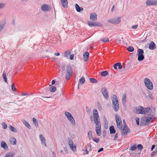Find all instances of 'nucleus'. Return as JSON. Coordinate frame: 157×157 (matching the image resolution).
<instances>
[{
	"mask_svg": "<svg viewBox=\"0 0 157 157\" xmlns=\"http://www.w3.org/2000/svg\"><path fill=\"white\" fill-rule=\"evenodd\" d=\"M79 82L81 84H83L85 82V79L84 78L82 77L81 78L79 79Z\"/></svg>",
	"mask_w": 157,
	"mask_h": 157,
	"instance_id": "nucleus-41",
	"label": "nucleus"
},
{
	"mask_svg": "<svg viewBox=\"0 0 157 157\" xmlns=\"http://www.w3.org/2000/svg\"><path fill=\"white\" fill-rule=\"evenodd\" d=\"M6 22H5L0 23V32L2 29L4 27Z\"/></svg>",
	"mask_w": 157,
	"mask_h": 157,
	"instance_id": "nucleus-30",
	"label": "nucleus"
},
{
	"mask_svg": "<svg viewBox=\"0 0 157 157\" xmlns=\"http://www.w3.org/2000/svg\"><path fill=\"white\" fill-rule=\"evenodd\" d=\"M1 146L5 150H7L8 149L7 144L4 141H2L1 142Z\"/></svg>",
	"mask_w": 157,
	"mask_h": 157,
	"instance_id": "nucleus-19",
	"label": "nucleus"
},
{
	"mask_svg": "<svg viewBox=\"0 0 157 157\" xmlns=\"http://www.w3.org/2000/svg\"><path fill=\"white\" fill-rule=\"evenodd\" d=\"M155 147V145H153L152 146L151 148V151H152L154 149Z\"/></svg>",
	"mask_w": 157,
	"mask_h": 157,
	"instance_id": "nucleus-63",
	"label": "nucleus"
},
{
	"mask_svg": "<svg viewBox=\"0 0 157 157\" xmlns=\"http://www.w3.org/2000/svg\"><path fill=\"white\" fill-rule=\"evenodd\" d=\"M104 121L105 122V124H106V123H107V119L106 117H104Z\"/></svg>",
	"mask_w": 157,
	"mask_h": 157,
	"instance_id": "nucleus-58",
	"label": "nucleus"
},
{
	"mask_svg": "<svg viewBox=\"0 0 157 157\" xmlns=\"http://www.w3.org/2000/svg\"><path fill=\"white\" fill-rule=\"evenodd\" d=\"M144 114H148V113H150L151 112V110L149 108H146L145 109H144Z\"/></svg>",
	"mask_w": 157,
	"mask_h": 157,
	"instance_id": "nucleus-23",
	"label": "nucleus"
},
{
	"mask_svg": "<svg viewBox=\"0 0 157 157\" xmlns=\"http://www.w3.org/2000/svg\"><path fill=\"white\" fill-rule=\"evenodd\" d=\"M49 90L51 92H53L56 90V88L54 86H52L50 88Z\"/></svg>",
	"mask_w": 157,
	"mask_h": 157,
	"instance_id": "nucleus-33",
	"label": "nucleus"
},
{
	"mask_svg": "<svg viewBox=\"0 0 157 157\" xmlns=\"http://www.w3.org/2000/svg\"><path fill=\"white\" fill-rule=\"evenodd\" d=\"M74 55L73 54L71 55L70 57V59L71 60H73L74 59Z\"/></svg>",
	"mask_w": 157,
	"mask_h": 157,
	"instance_id": "nucleus-55",
	"label": "nucleus"
},
{
	"mask_svg": "<svg viewBox=\"0 0 157 157\" xmlns=\"http://www.w3.org/2000/svg\"><path fill=\"white\" fill-rule=\"evenodd\" d=\"M88 25L91 27H101L102 25L98 22H88Z\"/></svg>",
	"mask_w": 157,
	"mask_h": 157,
	"instance_id": "nucleus-13",
	"label": "nucleus"
},
{
	"mask_svg": "<svg viewBox=\"0 0 157 157\" xmlns=\"http://www.w3.org/2000/svg\"><path fill=\"white\" fill-rule=\"evenodd\" d=\"M34 124L36 127L38 128V122L35 123V124Z\"/></svg>",
	"mask_w": 157,
	"mask_h": 157,
	"instance_id": "nucleus-61",
	"label": "nucleus"
},
{
	"mask_svg": "<svg viewBox=\"0 0 157 157\" xmlns=\"http://www.w3.org/2000/svg\"><path fill=\"white\" fill-rule=\"evenodd\" d=\"M121 21V18L117 17L116 18H113L112 19L108 20V21L109 23L113 24H117L120 23Z\"/></svg>",
	"mask_w": 157,
	"mask_h": 157,
	"instance_id": "nucleus-8",
	"label": "nucleus"
},
{
	"mask_svg": "<svg viewBox=\"0 0 157 157\" xmlns=\"http://www.w3.org/2000/svg\"><path fill=\"white\" fill-rule=\"evenodd\" d=\"M2 128L4 129H6L7 127V125L5 123H2Z\"/></svg>",
	"mask_w": 157,
	"mask_h": 157,
	"instance_id": "nucleus-50",
	"label": "nucleus"
},
{
	"mask_svg": "<svg viewBox=\"0 0 157 157\" xmlns=\"http://www.w3.org/2000/svg\"><path fill=\"white\" fill-rule=\"evenodd\" d=\"M156 45L153 41H151L149 44V48L150 49L153 50L156 48Z\"/></svg>",
	"mask_w": 157,
	"mask_h": 157,
	"instance_id": "nucleus-17",
	"label": "nucleus"
},
{
	"mask_svg": "<svg viewBox=\"0 0 157 157\" xmlns=\"http://www.w3.org/2000/svg\"><path fill=\"white\" fill-rule=\"evenodd\" d=\"M10 130L13 132L14 133H16L17 132L16 129L11 125H10Z\"/></svg>",
	"mask_w": 157,
	"mask_h": 157,
	"instance_id": "nucleus-34",
	"label": "nucleus"
},
{
	"mask_svg": "<svg viewBox=\"0 0 157 157\" xmlns=\"http://www.w3.org/2000/svg\"><path fill=\"white\" fill-rule=\"evenodd\" d=\"M23 123L29 129H31V127L29 124L25 121L24 120L22 121Z\"/></svg>",
	"mask_w": 157,
	"mask_h": 157,
	"instance_id": "nucleus-28",
	"label": "nucleus"
},
{
	"mask_svg": "<svg viewBox=\"0 0 157 157\" xmlns=\"http://www.w3.org/2000/svg\"><path fill=\"white\" fill-rule=\"evenodd\" d=\"M108 72L106 71H104L101 72V75L103 76H105L107 75Z\"/></svg>",
	"mask_w": 157,
	"mask_h": 157,
	"instance_id": "nucleus-37",
	"label": "nucleus"
},
{
	"mask_svg": "<svg viewBox=\"0 0 157 157\" xmlns=\"http://www.w3.org/2000/svg\"><path fill=\"white\" fill-rule=\"evenodd\" d=\"M128 50L130 52H132L134 51V48L132 47L129 46L127 48Z\"/></svg>",
	"mask_w": 157,
	"mask_h": 157,
	"instance_id": "nucleus-43",
	"label": "nucleus"
},
{
	"mask_svg": "<svg viewBox=\"0 0 157 157\" xmlns=\"http://www.w3.org/2000/svg\"><path fill=\"white\" fill-rule=\"evenodd\" d=\"M128 129V128L126 129L124 128H123L122 129V135H126L127 133Z\"/></svg>",
	"mask_w": 157,
	"mask_h": 157,
	"instance_id": "nucleus-27",
	"label": "nucleus"
},
{
	"mask_svg": "<svg viewBox=\"0 0 157 157\" xmlns=\"http://www.w3.org/2000/svg\"><path fill=\"white\" fill-rule=\"evenodd\" d=\"M147 6L157 5V1L156 0H147L146 1Z\"/></svg>",
	"mask_w": 157,
	"mask_h": 157,
	"instance_id": "nucleus-9",
	"label": "nucleus"
},
{
	"mask_svg": "<svg viewBox=\"0 0 157 157\" xmlns=\"http://www.w3.org/2000/svg\"><path fill=\"white\" fill-rule=\"evenodd\" d=\"M5 4L3 3H0V9L2 8L5 7Z\"/></svg>",
	"mask_w": 157,
	"mask_h": 157,
	"instance_id": "nucleus-51",
	"label": "nucleus"
},
{
	"mask_svg": "<svg viewBox=\"0 0 157 157\" xmlns=\"http://www.w3.org/2000/svg\"><path fill=\"white\" fill-rule=\"evenodd\" d=\"M102 94L104 98L107 99L109 98L108 92L106 88L104 87L101 90Z\"/></svg>",
	"mask_w": 157,
	"mask_h": 157,
	"instance_id": "nucleus-14",
	"label": "nucleus"
},
{
	"mask_svg": "<svg viewBox=\"0 0 157 157\" xmlns=\"http://www.w3.org/2000/svg\"><path fill=\"white\" fill-rule=\"evenodd\" d=\"M144 51L141 49H138L137 51V55L138 56V59L139 61L143 60L144 58Z\"/></svg>",
	"mask_w": 157,
	"mask_h": 157,
	"instance_id": "nucleus-7",
	"label": "nucleus"
},
{
	"mask_svg": "<svg viewBox=\"0 0 157 157\" xmlns=\"http://www.w3.org/2000/svg\"><path fill=\"white\" fill-rule=\"evenodd\" d=\"M155 119V117L153 115L149 114L147 115V116H145L143 117V121L145 123L146 125H148L150 123L153 122Z\"/></svg>",
	"mask_w": 157,
	"mask_h": 157,
	"instance_id": "nucleus-1",
	"label": "nucleus"
},
{
	"mask_svg": "<svg viewBox=\"0 0 157 157\" xmlns=\"http://www.w3.org/2000/svg\"><path fill=\"white\" fill-rule=\"evenodd\" d=\"M14 155V154L12 153L11 152H9L6 155L5 157H13Z\"/></svg>",
	"mask_w": 157,
	"mask_h": 157,
	"instance_id": "nucleus-29",
	"label": "nucleus"
},
{
	"mask_svg": "<svg viewBox=\"0 0 157 157\" xmlns=\"http://www.w3.org/2000/svg\"><path fill=\"white\" fill-rule=\"evenodd\" d=\"M103 148L101 147V148L98 151V152H100L103 150Z\"/></svg>",
	"mask_w": 157,
	"mask_h": 157,
	"instance_id": "nucleus-57",
	"label": "nucleus"
},
{
	"mask_svg": "<svg viewBox=\"0 0 157 157\" xmlns=\"http://www.w3.org/2000/svg\"><path fill=\"white\" fill-rule=\"evenodd\" d=\"M90 19L94 21H96L97 20V15L95 13H91L90 16Z\"/></svg>",
	"mask_w": 157,
	"mask_h": 157,
	"instance_id": "nucleus-16",
	"label": "nucleus"
},
{
	"mask_svg": "<svg viewBox=\"0 0 157 157\" xmlns=\"http://www.w3.org/2000/svg\"><path fill=\"white\" fill-rule=\"evenodd\" d=\"M117 126L120 129H121L122 128V126L121 122H120V123L119 122L118 123H117Z\"/></svg>",
	"mask_w": 157,
	"mask_h": 157,
	"instance_id": "nucleus-39",
	"label": "nucleus"
},
{
	"mask_svg": "<svg viewBox=\"0 0 157 157\" xmlns=\"http://www.w3.org/2000/svg\"><path fill=\"white\" fill-rule=\"evenodd\" d=\"M114 8H115V7H114V6H113L112 8V9H111V11L112 12H113L114 10Z\"/></svg>",
	"mask_w": 157,
	"mask_h": 157,
	"instance_id": "nucleus-64",
	"label": "nucleus"
},
{
	"mask_svg": "<svg viewBox=\"0 0 157 157\" xmlns=\"http://www.w3.org/2000/svg\"><path fill=\"white\" fill-rule=\"evenodd\" d=\"M140 150L142 151L143 148V146L141 144H139L137 147Z\"/></svg>",
	"mask_w": 157,
	"mask_h": 157,
	"instance_id": "nucleus-45",
	"label": "nucleus"
},
{
	"mask_svg": "<svg viewBox=\"0 0 157 157\" xmlns=\"http://www.w3.org/2000/svg\"><path fill=\"white\" fill-rule=\"evenodd\" d=\"M138 26V25H134L132 26L131 27V28L132 29H137Z\"/></svg>",
	"mask_w": 157,
	"mask_h": 157,
	"instance_id": "nucleus-52",
	"label": "nucleus"
},
{
	"mask_svg": "<svg viewBox=\"0 0 157 157\" xmlns=\"http://www.w3.org/2000/svg\"><path fill=\"white\" fill-rule=\"evenodd\" d=\"M68 143L69 145H70V144H73V142L72 140L70 138H68Z\"/></svg>",
	"mask_w": 157,
	"mask_h": 157,
	"instance_id": "nucleus-48",
	"label": "nucleus"
},
{
	"mask_svg": "<svg viewBox=\"0 0 157 157\" xmlns=\"http://www.w3.org/2000/svg\"><path fill=\"white\" fill-rule=\"evenodd\" d=\"M39 138L42 144L44 145L45 147H47V145L46 143L45 139L42 134H41L40 135Z\"/></svg>",
	"mask_w": 157,
	"mask_h": 157,
	"instance_id": "nucleus-15",
	"label": "nucleus"
},
{
	"mask_svg": "<svg viewBox=\"0 0 157 157\" xmlns=\"http://www.w3.org/2000/svg\"><path fill=\"white\" fill-rule=\"evenodd\" d=\"M136 113L137 114H144L143 107L141 106H139L135 108Z\"/></svg>",
	"mask_w": 157,
	"mask_h": 157,
	"instance_id": "nucleus-12",
	"label": "nucleus"
},
{
	"mask_svg": "<svg viewBox=\"0 0 157 157\" xmlns=\"http://www.w3.org/2000/svg\"><path fill=\"white\" fill-rule=\"evenodd\" d=\"M41 10L44 11H48L51 10V7L48 4H44L41 7Z\"/></svg>",
	"mask_w": 157,
	"mask_h": 157,
	"instance_id": "nucleus-10",
	"label": "nucleus"
},
{
	"mask_svg": "<svg viewBox=\"0 0 157 157\" xmlns=\"http://www.w3.org/2000/svg\"><path fill=\"white\" fill-rule=\"evenodd\" d=\"M92 139L96 143H98L99 141V139L94 137H93Z\"/></svg>",
	"mask_w": 157,
	"mask_h": 157,
	"instance_id": "nucleus-44",
	"label": "nucleus"
},
{
	"mask_svg": "<svg viewBox=\"0 0 157 157\" xmlns=\"http://www.w3.org/2000/svg\"><path fill=\"white\" fill-rule=\"evenodd\" d=\"M117 63H115L113 66V67L114 69H116L117 68Z\"/></svg>",
	"mask_w": 157,
	"mask_h": 157,
	"instance_id": "nucleus-56",
	"label": "nucleus"
},
{
	"mask_svg": "<svg viewBox=\"0 0 157 157\" xmlns=\"http://www.w3.org/2000/svg\"><path fill=\"white\" fill-rule=\"evenodd\" d=\"M110 133L111 134L115 133L116 130H115L114 127L113 126H111L109 128Z\"/></svg>",
	"mask_w": 157,
	"mask_h": 157,
	"instance_id": "nucleus-24",
	"label": "nucleus"
},
{
	"mask_svg": "<svg viewBox=\"0 0 157 157\" xmlns=\"http://www.w3.org/2000/svg\"><path fill=\"white\" fill-rule=\"evenodd\" d=\"M12 90L14 91H16V88L15 87V86L13 83L11 87Z\"/></svg>",
	"mask_w": 157,
	"mask_h": 157,
	"instance_id": "nucleus-46",
	"label": "nucleus"
},
{
	"mask_svg": "<svg viewBox=\"0 0 157 157\" xmlns=\"http://www.w3.org/2000/svg\"><path fill=\"white\" fill-rule=\"evenodd\" d=\"M112 99L113 102V106L114 110L115 112L117 111L119 109V103L117 96L114 94L113 95Z\"/></svg>",
	"mask_w": 157,
	"mask_h": 157,
	"instance_id": "nucleus-2",
	"label": "nucleus"
},
{
	"mask_svg": "<svg viewBox=\"0 0 157 157\" xmlns=\"http://www.w3.org/2000/svg\"><path fill=\"white\" fill-rule=\"evenodd\" d=\"M86 111L87 112H90V110L89 108L88 107H86Z\"/></svg>",
	"mask_w": 157,
	"mask_h": 157,
	"instance_id": "nucleus-62",
	"label": "nucleus"
},
{
	"mask_svg": "<svg viewBox=\"0 0 157 157\" xmlns=\"http://www.w3.org/2000/svg\"><path fill=\"white\" fill-rule=\"evenodd\" d=\"M10 144L12 145H14L16 144V140L14 137L11 138L10 139Z\"/></svg>",
	"mask_w": 157,
	"mask_h": 157,
	"instance_id": "nucleus-21",
	"label": "nucleus"
},
{
	"mask_svg": "<svg viewBox=\"0 0 157 157\" xmlns=\"http://www.w3.org/2000/svg\"><path fill=\"white\" fill-rule=\"evenodd\" d=\"M69 145V146L70 147V148H71V150L73 151H74L76 150V147L74 145L73 143L71 144H70Z\"/></svg>",
	"mask_w": 157,
	"mask_h": 157,
	"instance_id": "nucleus-31",
	"label": "nucleus"
},
{
	"mask_svg": "<svg viewBox=\"0 0 157 157\" xmlns=\"http://www.w3.org/2000/svg\"><path fill=\"white\" fill-rule=\"evenodd\" d=\"M144 82L145 86L148 89L151 90L153 89V84L150 79L145 78L144 79Z\"/></svg>",
	"mask_w": 157,
	"mask_h": 157,
	"instance_id": "nucleus-6",
	"label": "nucleus"
},
{
	"mask_svg": "<svg viewBox=\"0 0 157 157\" xmlns=\"http://www.w3.org/2000/svg\"><path fill=\"white\" fill-rule=\"evenodd\" d=\"M115 117L117 123H118L119 122L120 123V122H121V121L120 117L117 114H116Z\"/></svg>",
	"mask_w": 157,
	"mask_h": 157,
	"instance_id": "nucleus-25",
	"label": "nucleus"
},
{
	"mask_svg": "<svg viewBox=\"0 0 157 157\" xmlns=\"http://www.w3.org/2000/svg\"><path fill=\"white\" fill-rule=\"evenodd\" d=\"M89 54L88 52H86L83 55L84 60L87 61L88 60Z\"/></svg>",
	"mask_w": 157,
	"mask_h": 157,
	"instance_id": "nucleus-20",
	"label": "nucleus"
},
{
	"mask_svg": "<svg viewBox=\"0 0 157 157\" xmlns=\"http://www.w3.org/2000/svg\"><path fill=\"white\" fill-rule=\"evenodd\" d=\"M96 125V132L98 136H100L101 134V122L98 123V124H95Z\"/></svg>",
	"mask_w": 157,
	"mask_h": 157,
	"instance_id": "nucleus-11",
	"label": "nucleus"
},
{
	"mask_svg": "<svg viewBox=\"0 0 157 157\" xmlns=\"http://www.w3.org/2000/svg\"><path fill=\"white\" fill-rule=\"evenodd\" d=\"M157 153V151H153L152 153H151V155H154V154L155 153Z\"/></svg>",
	"mask_w": 157,
	"mask_h": 157,
	"instance_id": "nucleus-59",
	"label": "nucleus"
},
{
	"mask_svg": "<svg viewBox=\"0 0 157 157\" xmlns=\"http://www.w3.org/2000/svg\"><path fill=\"white\" fill-rule=\"evenodd\" d=\"M61 3L63 6L64 8H67L68 6V2L67 0H61Z\"/></svg>",
	"mask_w": 157,
	"mask_h": 157,
	"instance_id": "nucleus-18",
	"label": "nucleus"
},
{
	"mask_svg": "<svg viewBox=\"0 0 157 157\" xmlns=\"http://www.w3.org/2000/svg\"><path fill=\"white\" fill-rule=\"evenodd\" d=\"M33 121L34 124H35V123H36L37 122H38L37 120L34 117L33 118Z\"/></svg>",
	"mask_w": 157,
	"mask_h": 157,
	"instance_id": "nucleus-54",
	"label": "nucleus"
},
{
	"mask_svg": "<svg viewBox=\"0 0 157 157\" xmlns=\"http://www.w3.org/2000/svg\"><path fill=\"white\" fill-rule=\"evenodd\" d=\"M71 53V51L69 50H67L65 51L64 54V57H67L68 55Z\"/></svg>",
	"mask_w": 157,
	"mask_h": 157,
	"instance_id": "nucleus-35",
	"label": "nucleus"
},
{
	"mask_svg": "<svg viewBox=\"0 0 157 157\" xmlns=\"http://www.w3.org/2000/svg\"><path fill=\"white\" fill-rule=\"evenodd\" d=\"M124 127L123 128H126V129L128 128V127H127V125L126 124V123L124 124Z\"/></svg>",
	"mask_w": 157,
	"mask_h": 157,
	"instance_id": "nucleus-60",
	"label": "nucleus"
},
{
	"mask_svg": "<svg viewBox=\"0 0 157 157\" xmlns=\"http://www.w3.org/2000/svg\"><path fill=\"white\" fill-rule=\"evenodd\" d=\"M136 121V123L137 125H139V124L140 118L138 117H136L135 119Z\"/></svg>",
	"mask_w": 157,
	"mask_h": 157,
	"instance_id": "nucleus-47",
	"label": "nucleus"
},
{
	"mask_svg": "<svg viewBox=\"0 0 157 157\" xmlns=\"http://www.w3.org/2000/svg\"><path fill=\"white\" fill-rule=\"evenodd\" d=\"M126 94H123V98H122V102L124 104L126 102Z\"/></svg>",
	"mask_w": 157,
	"mask_h": 157,
	"instance_id": "nucleus-26",
	"label": "nucleus"
},
{
	"mask_svg": "<svg viewBox=\"0 0 157 157\" xmlns=\"http://www.w3.org/2000/svg\"><path fill=\"white\" fill-rule=\"evenodd\" d=\"M90 81L93 83H97L98 82V81L96 79L93 78L90 79Z\"/></svg>",
	"mask_w": 157,
	"mask_h": 157,
	"instance_id": "nucleus-38",
	"label": "nucleus"
},
{
	"mask_svg": "<svg viewBox=\"0 0 157 157\" xmlns=\"http://www.w3.org/2000/svg\"><path fill=\"white\" fill-rule=\"evenodd\" d=\"M88 137L89 139L90 140L91 137L92 136V133L91 131H89L88 132Z\"/></svg>",
	"mask_w": 157,
	"mask_h": 157,
	"instance_id": "nucleus-40",
	"label": "nucleus"
},
{
	"mask_svg": "<svg viewBox=\"0 0 157 157\" xmlns=\"http://www.w3.org/2000/svg\"><path fill=\"white\" fill-rule=\"evenodd\" d=\"M118 133H117L116 134V135H115V136H114V139H113V140H116V139H117V138H118Z\"/></svg>",
	"mask_w": 157,
	"mask_h": 157,
	"instance_id": "nucleus-53",
	"label": "nucleus"
},
{
	"mask_svg": "<svg viewBox=\"0 0 157 157\" xmlns=\"http://www.w3.org/2000/svg\"><path fill=\"white\" fill-rule=\"evenodd\" d=\"M6 74L4 72H3V79H4L5 81L7 83V79L6 78Z\"/></svg>",
	"mask_w": 157,
	"mask_h": 157,
	"instance_id": "nucleus-42",
	"label": "nucleus"
},
{
	"mask_svg": "<svg viewBox=\"0 0 157 157\" xmlns=\"http://www.w3.org/2000/svg\"><path fill=\"white\" fill-rule=\"evenodd\" d=\"M73 73L72 68L71 66L68 65L67 67L65 78L66 79H69L71 77Z\"/></svg>",
	"mask_w": 157,
	"mask_h": 157,
	"instance_id": "nucleus-4",
	"label": "nucleus"
},
{
	"mask_svg": "<svg viewBox=\"0 0 157 157\" xmlns=\"http://www.w3.org/2000/svg\"><path fill=\"white\" fill-rule=\"evenodd\" d=\"M100 40L102 41V43L108 42L109 41V39L108 38H104L102 39H101Z\"/></svg>",
	"mask_w": 157,
	"mask_h": 157,
	"instance_id": "nucleus-32",
	"label": "nucleus"
},
{
	"mask_svg": "<svg viewBox=\"0 0 157 157\" xmlns=\"http://www.w3.org/2000/svg\"><path fill=\"white\" fill-rule=\"evenodd\" d=\"M75 7L76 10L78 12H80L81 10H83V8L82 7H80L77 4H75Z\"/></svg>",
	"mask_w": 157,
	"mask_h": 157,
	"instance_id": "nucleus-22",
	"label": "nucleus"
},
{
	"mask_svg": "<svg viewBox=\"0 0 157 157\" xmlns=\"http://www.w3.org/2000/svg\"><path fill=\"white\" fill-rule=\"evenodd\" d=\"M117 66L118 67V68L119 69H121L122 68V66L121 63H117Z\"/></svg>",
	"mask_w": 157,
	"mask_h": 157,
	"instance_id": "nucleus-49",
	"label": "nucleus"
},
{
	"mask_svg": "<svg viewBox=\"0 0 157 157\" xmlns=\"http://www.w3.org/2000/svg\"><path fill=\"white\" fill-rule=\"evenodd\" d=\"M93 120L95 124H98L100 122V119L98 111L96 109H94L93 111Z\"/></svg>",
	"mask_w": 157,
	"mask_h": 157,
	"instance_id": "nucleus-3",
	"label": "nucleus"
},
{
	"mask_svg": "<svg viewBox=\"0 0 157 157\" xmlns=\"http://www.w3.org/2000/svg\"><path fill=\"white\" fill-rule=\"evenodd\" d=\"M137 148V146L136 144H134L131 147L130 150L132 151H134L136 150Z\"/></svg>",
	"mask_w": 157,
	"mask_h": 157,
	"instance_id": "nucleus-36",
	"label": "nucleus"
},
{
	"mask_svg": "<svg viewBox=\"0 0 157 157\" xmlns=\"http://www.w3.org/2000/svg\"><path fill=\"white\" fill-rule=\"evenodd\" d=\"M64 114L71 123L72 125H75V120L71 114L68 112H65Z\"/></svg>",
	"mask_w": 157,
	"mask_h": 157,
	"instance_id": "nucleus-5",
	"label": "nucleus"
}]
</instances>
